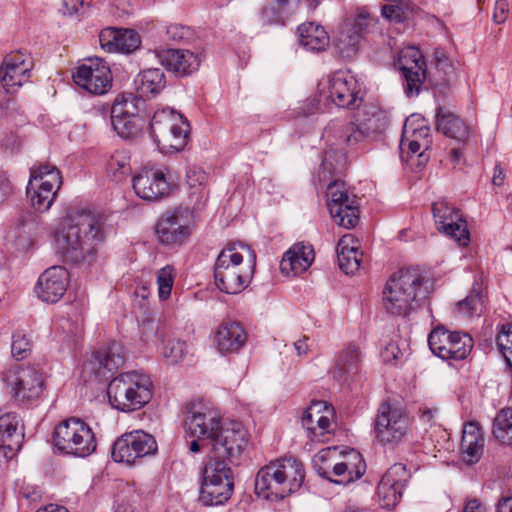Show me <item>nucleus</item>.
<instances>
[{
	"instance_id": "6ab92c4d",
	"label": "nucleus",
	"mask_w": 512,
	"mask_h": 512,
	"mask_svg": "<svg viewBox=\"0 0 512 512\" xmlns=\"http://www.w3.org/2000/svg\"><path fill=\"white\" fill-rule=\"evenodd\" d=\"M111 123L121 138L133 139L142 133L145 121L138 114L134 100L119 95L111 107Z\"/></svg>"
},
{
	"instance_id": "09e8293b",
	"label": "nucleus",
	"mask_w": 512,
	"mask_h": 512,
	"mask_svg": "<svg viewBox=\"0 0 512 512\" xmlns=\"http://www.w3.org/2000/svg\"><path fill=\"white\" fill-rule=\"evenodd\" d=\"M130 155L127 151H115L107 161V174L116 181H121L131 173Z\"/></svg>"
},
{
	"instance_id": "c756f323",
	"label": "nucleus",
	"mask_w": 512,
	"mask_h": 512,
	"mask_svg": "<svg viewBox=\"0 0 512 512\" xmlns=\"http://www.w3.org/2000/svg\"><path fill=\"white\" fill-rule=\"evenodd\" d=\"M366 471L362 455L354 450L342 452L338 461L332 465V473L336 477L333 482L346 485L358 480ZM332 481V479H330Z\"/></svg>"
},
{
	"instance_id": "4be33fe9",
	"label": "nucleus",
	"mask_w": 512,
	"mask_h": 512,
	"mask_svg": "<svg viewBox=\"0 0 512 512\" xmlns=\"http://www.w3.org/2000/svg\"><path fill=\"white\" fill-rule=\"evenodd\" d=\"M431 143L430 128L425 120L418 115L407 118L403 126L401 150L408 149L411 154L418 155L419 163H425L428 161V155L425 152L430 148Z\"/></svg>"
},
{
	"instance_id": "a19ab883",
	"label": "nucleus",
	"mask_w": 512,
	"mask_h": 512,
	"mask_svg": "<svg viewBox=\"0 0 512 512\" xmlns=\"http://www.w3.org/2000/svg\"><path fill=\"white\" fill-rule=\"evenodd\" d=\"M300 44L307 50L322 51L329 44V36L325 29L313 22H308L298 27Z\"/></svg>"
},
{
	"instance_id": "f8f14e48",
	"label": "nucleus",
	"mask_w": 512,
	"mask_h": 512,
	"mask_svg": "<svg viewBox=\"0 0 512 512\" xmlns=\"http://www.w3.org/2000/svg\"><path fill=\"white\" fill-rule=\"evenodd\" d=\"M192 226V211L188 207H177L158 219L155 234L161 244L180 245L191 235Z\"/></svg>"
},
{
	"instance_id": "39448f33",
	"label": "nucleus",
	"mask_w": 512,
	"mask_h": 512,
	"mask_svg": "<svg viewBox=\"0 0 512 512\" xmlns=\"http://www.w3.org/2000/svg\"><path fill=\"white\" fill-rule=\"evenodd\" d=\"M110 404L123 412L135 411L146 405L152 397L150 377L136 371L113 378L107 388Z\"/></svg>"
},
{
	"instance_id": "37998d69",
	"label": "nucleus",
	"mask_w": 512,
	"mask_h": 512,
	"mask_svg": "<svg viewBox=\"0 0 512 512\" xmlns=\"http://www.w3.org/2000/svg\"><path fill=\"white\" fill-rule=\"evenodd\" d=\"M360 362V348L354 343L346 344L338 353L335 362V376L343 378L346 375L354 374Z\"/></svg>"
},
{
	"instance_id": "9b49d317",
	"label": "nucleus",
	"mask_w": 512,
	"mask_h": 512,
	"mask_svg": "<svg viewBox=\"0 0 512 512\" xmlns=\"http://www.w3.org/2000/svg\"><path fill=\"white\" fill-rule=\"evenodd\" d=\"M4 381L11 396L22 403L40 399L44 390V376L40 369L32 366H15L4 374Z\"/></svg>"
},
{
	"instance_id": "680f3d73",
	"label": "nucleus",
	"mask_w": 512,
	"mask_h": 512,
	"mask_svg": "<svg viewBox=\"0 0 512 512\" xmlns=\"http://www.w3.org/2000/svg\"><path fill=\"white\" fill-rule=\"evenodd\" d=\"M189 32L190 31L188 27L178 23H173L166 27L167 37L175 42H180L186 37H188Z\"/></svg>"
},
{
	"instance_id": "412c9836",
	"label": "nucleus",
	"mask_w": 512,
	"mask_h": 512,
	"mask_svg": "<svg viewBox=\"0 0 512 512\" xmlns=\"http://www.w3.org/2000/svg\"><path fill=\"white\" fill-rule=\"evenodd\" d=\"M222 426L219 412L206 406L194 407L184 422V428L188 435L198 438L203 443L207 442L209 445L212 444Z\"/></svg>"
},
{
	"instance_id": "72a5a7b5",
	"label": "nucleus",
	"mask_w": 512,
	"mask_h": 512,
	"mask_svg": "<svg viewBox=\"0 0 512 512\" xmlns=\"http://www.w3.org/2000/svg\"><path fill=\"white\" fill-rule=\"evenodd\" d=\"M326 135L335 139V144L346 148H354L371 138L354 120L331 122L326 129Z\"/></svg>"
},
{
	"instance_id": "6e6552de",
	"label": "nucleus",
	"mask_w": 512,
	"mask_h": 512,
	"mask_svg": "<svg viewBox=\"0 0 512 512\" xmlns=\"http://www.w3.org/2000/svg\"><path fill=\"white\" fill-rule=\"evenodd\" d=\"M412 433V419L399 405L385 402L380 405L376 420L375 434L384 445H397Z\"/></svg>"
},
{
	"instance_id": "de8ad7c7",
	"label": "nucleus",
	"mask_w": 512,
	"mask_h": 512,
	"mask_svg": "<svg viewBox=\"0 0 512 512\" xmlns=\"http://www.w3.org/2000/svg\"><path fill=\"white\" fill-rule=\"evenodd\" d=\"M456 80L453 64L444 51H435L434 81L439 86H449Z\"/></svg>"
},
{
	"instance_id": "7c9ffc66",
	"label": "nucleus",
	"mask_w": 512,
	"mask_h": 512,
	"mask_svg": "<svg viewBox=\"0 0 512 512\" xmlns=\"http://www.w3.org/2000/svg\"><path fill=\"white\" fill-rule=\"evenodd\" d=\"M314 259L315 252L311 244L296 243L284 253L280 263L281 272L287 276H297L307 271Z\"/></svg>"
},
{
	"instance_id": "864d4df0",
	"label": "nucleus",
	"mask_w": 512,
	"mask_h": 512,
	"mask_svg": "<svg viewBox=\"0 0 512 512\" xmlns=\"http://www.w3.org/2000/svg\"><path fill=\"white\" fill-rule=\"evenodd\" d=\"M484 308V301L479 293H471L458 303V311L464 317L479 315Z\"/></svg>"
},
{
	"instance_id": "473e14b6",
	"label": "nucleus",
	"mask_w": 512,
	"mask_h": 512,
	"mask_svg": "<svg viewBox=\"0 0 512 512\" xmlns=\"http://www.w3.org/2000/svg\"><path fill=\"white\" fill-rule=\"evenodd\" d=\"M19 419L14 413L0 416V450L4 457L12 458L21 448L24 434L18 430Z\"/></svg>"
},
{
	"instance_id": "f257e3e1",
	"label": "nucleus",
	"mask_w": 512,
	"mask_h": 512,
	"mask_svg": "<svg viewBox=\"0 0 512 512\" xmlns=\"http://www.w3.org/2000/svg\"><path fill=\"white\" fill-rule=\"evenodd\" d=\"M102 239L100 220L91 212L70 208L55 233L58 250L66 261L78 263L90 255Z\"/></svg>"
},
{
	"instance_id": "69168bd1",
	"label": "nucleus",
	"mask_w": 512,
	"mask_h": 512,
	"mask_svg": "<svg viewBox=\"0 0 512 512\" xmlns=\"http://www.w3.org/2000/svg\"><path fill=\"white\" fill-rule=\"evenodd\" d=\"M402 355L401 350L395 343H389L381 352V357L386 363H393L397 361Z\"/></svg>"
},
{
	"instance_id": "aec40b11",
	"label": "nucleus",
	"mask_w": 512,
	"mask_h": 512,
	"mask_svg": "<svg viewBox=\"0 0 512 512\" xmlns=\"http://www.w3.org/2000/svg\"><path fill=\"white\" fill-rule=\"evenodd\" d=\"M432 212L439 232L454 239L460 246L468 245L470 235L467 223L455 207L446 200H440L432 204Z\"/></svg>"
},
{
	"instance_id": "4468645a",
	"label": "nucleus",
	"mask_w": 512,
	"mask_h": 512,
	"mask_svg": "<svg viewBox=\"0 0 512 512\" xmlns=\"http://www.w3.org/2000/svg\"><path fill=\"white\" fill-rule=\"evenodd\" d=\"M431 351L444 360H462L473 347L472 338L466 333L451 332L442 327L432 330L428 337Z\"/></svg>"
},
{
	"instance_id": "bb28decb",
	"label": "nucleus",
	"mask_w": 512,
	"mask_h": 512,
	"mask_svg": "<svg viewBox=\"0 0 512 512\" xmlns=\"http://www.w3.org/2000/svg\"><path fill=\"white\" fill-rule=\"evenodd\" d=\"M124 361V346L119 342H112L92 353L87 368L99 378H108L118 371Z\"/></svg>"
},
{
	"instance_id": "cd10ccee",
	"label": "nucleus",
	"mask_w": 512,
	"mask_h": 512,
	"mask_svg": "<svg viewBox=\"0 0 512 512\" xmlns=\"http://www.w3.org/2000/svg\"><path fill=\"white\" fill-rule=\"evenodd\" d=\"M70 275L62 266H52L39 277L36 292L38 297L47 303L58 302L65 294L69 285Z\"/></svg>"
},
{
	"instance_id": "f704fd0d",
	"label": "nucleus",
	"mask_w": 512,
	"mask_h": 512,
	"mask_svg": "<svg viewBox=\"0 0 512 512\" xmlns=\"http://www.w3.org/2000/svg\"><path fill=\"white\" fill-rule=\"evenodd\" d=\"M339 268L346 274H354L360 268L362 252L359 251V241L352 234L343 235L336 247Z\"/></svg>"
},
{
	"instance_id": "9d476101",
	"label": "nucleus",
	"mask_w": 512,
	"mask_h": 512,
	"mask_svg": "<svg viewBox=\"0 0 512 512\" xmlns=\"http://www.w3.org/2000/svg\"><path fill=\"white\" fill-rule=\"evenodd\" d=\"M62 185L60 171L53 165L40 164L31 172L27 195L32 206L39 212L47 211L53 204Z\"/></svg>"
},
{
	"instance_id": "5701e85b",
	"label": "nucleus",
	"mask_w": 512,
	"mask_h": 512,
	"mask_svg": "<svg viewBox=\"0 0 512 512\" xmlns=\"http://www.w3.org/2000/svg\"><path fill=\"white\" fill-rule=\"evenodd\" d=\"M409 478L410 473L402 463H396L386 471L377 486V495L383 508L392 509L396 507L401 500Z\"/></svg>"
},
{
	"instance_id": "338daca9",
	"label": "nucleus",
	"mask_w": 512,
	"mask_h": 512,
	"mask_svg": "<svg viewBox=\"0 0 512 512\" xmlns=\"http://www.w3.org/2000/svg\"><path fill=\"white\" fill-rule=\"evenodd\" d=\"M86 0H62L61 12L63 15L72 16L83 8Z\"/></svg>"
},
{
	"instance_id": "5fc2aeb1",
	"label": "nucleus",
	"mask_w": 512,
	"mask_h": 512,
	"mask_svg": "<svg viewBox=\"0 0 512 512\" xmlns=\"http://www.w3.org/2000/svg\"><path fill=\"white\" fill-rule=\"evenodd\" d=\"M377 19L371 14L367 7H358L355 11V16L351 24H346V28L355 29L360 36L366 32L370 26L374 25Z\"/></svg>"
},
{
	"instance_id": "2eb2a0df",
	"label": "nucleus",
	"mask_w": 512,
	"mask_h": 512,
	"mask_svg": "<svg viewBox=\"0 0 512 512\" xmlns=\"http://www.w3.org/2000/svg\"><path fill=\"white\" fill-rule=\"evenodd\" d=\"M248 442V432L239 422H230L220 429L210 445L209 458L224 461L237 458Z\"/></svg>"
},
{
	"instance_id": "dca6fc26",
	"label": "nucleus",
	"mask_w": 512,
	"mask_h": 512,
	"mask_svg": "<svg viewBox=\"0 0 512 512\" xmlns=\"http://www.w3.org/2000/svg\"><path fill=\"white\" fill-rule=\"evenodd\" d=\"M77 86L94 95L107 93L112 86L110 68L103 59L94 58L77 67L73 73Z\"/></svg>"
},
{
	"instance_id": "4c0bfd02",
	"label": "nucleus",
	"mask_w": 512,
	"mask_h": 512,
	"mask_svg": "<svg viewBox=\"0 0 512 512\" xmlns=\"http://www.w3.org/2000/svg\"><path fill=\"white\" fill-rule=\"evenodd\" d=\"M186 185L193 209H201L209 197L207 173L200 167H190L186 174Z\"/></svg>"
},
{
	"instance_id": "e433bc0d",
	"label": "nucleus",
	"mask_w": 512,
	"mask_h": 512,
	"mask_svg": "<svg viewBox=\"0 0 512 512\" xmlns=\"http://www.w3.org/2000/svg\"><path fill=\"white\" fill-rule=\"evenodd\" d=\"M484 448V438L478 423L469 422L464 425L461 439L462 459L467 464L477 463Z\"/></svg>"
},
{
	"instance_id": "7ed1b4c3",
	"label": "nucleus",
	"mask_w": 512,
	"mask_h": 512,
	"mask_svg": "<svg viewBox=\"0 0 512 512\" xmlns=\"http://www.w3.org/2000/svg\"><path fill=\"white\" fill-rule=\"evenodd\" d=\"M303 464L294 458L271 461L262 467L255 479V491L258 496L277 501L297 491L304 481Z\"/></svg>"
},
{
	"instance_id": "4d7b16f0",
	"label": "nucleus",
	"mask_w": 512,
	"mask_h": 512,
	"mask_svg": "<svg viewBox=\"0 0 512 512\" xmlns=\"http://www.w3.org/2000/svg\"><path fill=\"white\" fill-rule=\"evenodd\" d=\"M32 349V341L28 335L22 331H17L12 337L11 352L16 360L26 358Z\"/></svg>"
},
{
	"instance_id": "a878e982",
	"label": "nucleus",
	"mask_w": 512,
	"mask_h": 512,
	"mask_svg": "<svg viewBox=\"0 0 512 512\" xmlns=\"http://www.w3.org/2000/svg\"><path fill=\"white\" fill-rule=\"evenodd\" d=\"M133 189L140 198L155 201L170 193V184L164 169L149 168L133 178Z\"/></svg>"
},
{
	"instance_id": "f3484780",
	"label": "nucleus",
	"mask_w": 512,
	"mask_h": 512,
	"mask_svg": "<svg viewBox=\"0 0 512 512\" xmlns=\"http://www.w3.org/2000/svg\"><path fill=\"white\" fill-rule=\"evenodd\" d=\"M302 425L312 442L327 441L336 427L333 407L325 401L312 402L302 417Z\"/></svg>"
},
{
	"instance_id": "0eeeda50",
	"label": "nucleus",
	"mask_w": 512,
	"mask_h": 512,
	"mask_svg": "<svg viewBox=\"0 0 512 512\" xmlns=\"http://www.w3.org/2000/svg\"><path fill=\"white\" fill-rule=\"evenodd\" d=\"M55 447L68 455L86 457L96 449V440L92 429L78 418L61 422L54 431Z\"/></svg>"
},
{
	"instance_id": "8fccbe9b",
	"label": "nucleus",
	"mask_w": 512,
	"mask_h": 512,
	"mask_svg": "<svg viewBox=\"0 0 512 512\" xmlns=\"http://www.w3.org/2000/svg\"><path fill=\"white\" fill-rule=\"evenodd\" d=\"M330 215L339 226L346 229L354 228L359 221L358 199L354 198L349 202H346V204L341 205V209L338 215Z\"/></svg>"
},
{
	"instance_id": "3c124183",
	"label": "nucleus",
	"mask_w": 512,
	"mask_h": 512,
	"mask_svg": "<svg viewBox=\"0 0 512 512\" xmlns=\"http://www.w3.org/2000/svg\"><path fill=\"white\" fill-rule=\"evenodd\" d=\"M412 13V5L406 0H392L381 8L384 18L397 23L403 22Z\"/></svg>"
},
{
	"instance_id": "c9c22d12",
	"label": "nucleus",
	"mask_w": 512,
	"mask_h": 512,
	"mask_svg": "<svg viewBox=\"0 0 512 512\" xmlns=\"http://www.w3.org/2000/svg\"><path fill=\"white\" fill-rule=\"evenodd\" d=\"M353 115L356 124L371 138L381 133L386 128V114L378 106L372 103L358 104Z\"/></svg>"
},
{
	"instance_id": "58836bf2",
	"label": "nucleus",
	"mask_w": 512,
	"mask_h": 512,
	"mask_svg": "<svg viewBox=\"0 0 512 512\" xmlns=\"http://www.w3.org/2000/svg\"><path fill=\"white\" fill-rule=\"evenodd\" d=\"M437 130L456 141H464L469 135L465 122L444 108H439L437 112Z\"/></svg>"
},
{
	"instance_id": "20e7f679",
	"label": "nucleus",
	"mask_w": 512,
	"mask_h": 512,
	"mask_svg": "<svg viewBox=\"0 0 512 512\" xmlns=\"http://www.w3.org/2000/svg\"><path fill=\"white\" fill-rule=\"evenodd\" d=\"M423 277L415 270L402 269L392 274L382 290V307L392 316L406 317L425 297Z\"/></svg>"
},
{
	"instance_id": "79ce46f5",
	"label": "nucleus",
	"mask_w": 512,
	"mask_h": 512,
	"mask_svg": "<svg viewBox=\"0 0 512 512\" xmlns=\"http://www.w3.org/2000/svg\"><path fill=\"white\" fill-rule=\"evenodd\" d=\"M137 92L141 97L156 95L164 89L166 78L159 68H151L142 71L135 80Z\"/></svg>"
},
{
	"instance_id": "423d86ee",
	"label": "nucleus",
	"mask_w": 512,
	"mask_h": 512,
	"mask_svg": "<svg viewBox=\"0 0 512 512\" xmlns=\"http://www.w3.org/2000/svg\"><path fill=\"white\" fill-rule=\"evenodd\" d=\"M151 135L163 153L182 151L189 139L190 125L184 116L171 108L154 112L150 122Z\"/></svg>"
},
{
	"instance_id": "bf43d9fd",
	"label": "nucleus",
	"mask_w": 512,
	"mask_h": 512,
	"mask_svg": "<svg viewBox=\"0 0 512 512\" xmlns=\"http://www.w3.org/2000/svg\"><path fill=\"white\" fill-rule=\"evenodd\" d=\"M141 44L140 36L130 29H120L118 36L117 52L131 53Z\"/></svg>"
},
{
	"instance_id": "1a4fd4ad",
	"label": "nucleus",
	"mask_w": 512,
	"mask_h": 512,
	"mask_svg": "<svg viewBox=\"0 0 512 512\" xmlns=\"http://www.w3.org/2000/svg\"><path fill=\"white\" fill-rule=\"evenodd\" d=\"M200 501L206 506L222 505L233 492L232 471L224 461L210 459L202 471Z\"/></svg>"
},
{
	"instance_id": "6e6d98bb",
	"label": "nucleus",
	"mask_w": 512,
	"mask_h": 512,
	"mask_svg": "<svg viewBox=\"0 0 512 512\" xmlns=\"http://www.w3.org/2000/svg\"><path fill=\"white\" fill-rule=\"evenodd\" d=\"M496 340L501 354L512 369V323L502 326Z\"/></svg>"
},
{
	"instance_id": "b1692460",
	"label": "nucleus",
	"mask_w": 512,
	"mask_h": 512,
	"mask_svg": "<svg viewBox=\"0 0 512 512\" xmlns=\"http://www.w3.org/2000/svg\"><path fill=\"white\" fill-rule=\"evenodd\" d=\"M32 61L29 55L13 52L5 56L0 67V83L9 93H15L30 77Z\"/></svg>"
},
{
	"instance_id": "2f4dec72",
	"label": "nucleus",
	"mask_w": 512,
	"mask_h": 512,
	"mask_svg": "<svg viewBox=\"0 0 512 512\" xmlns=\"http://www.w3.org/2000/svg\"><path fill=\"white\" fill-rule=\"evenodd\" d=\"M247 335L243 327L234 321H226L216 329L213 343L222 355L237 353L246 343Z\"/></svg>"
},
{
	"instance_id": "603ef678",
	"label": "nucleus",
	"mask_w": 512,
	"mask_h": 512,
	"mask_svg": "<svg viewBox=\"0 0 512 512\" xmlns=\"http://www.w3.org/2000/svg\"><path fill=\"white\" fill-rule=\"evenodd\" d=\"M341 451L337 447H327L321 449L313 457L314 466L322 476H327L328 469L338 461Z\"/></svg>"
},
{
	"instance_id": "e2e57ef3",
	"label": "nucleus",
	"mask_w": 512,
	"mask_h": 512,
	"mask_svg": "<svg viewBox=\"0 0 512 512\" xmlns=\"http://www.w3.org/2000/svg\"><path fill=\"white\" fill-rule=\"evenodd\" d=\"M509 16V4L507 0H496L494 11H493V20L497 24H503Z\"/></svg>"
},
{
	"instance_id": "a18cd8bd",
	"label": "nucleus",
	"mask_w": 512,
	"mask_h": 512,
	"mask_svg": "<svg viewBox=\"0 0 512 512\" xmlns=\"http://www.w3.org/2000/svg\"><path fill=\"white\" fill-rule=\"evenodd\" d=\"M327 205L330 214L338 215L341 205L346 204L350 200L357 198L356 195L351 193L347 188L345 182L334 181L327 187Z\"/></svg>"
},
{
	"instance_id": "393cba45",
	"label": "nucleus",
	"mask_w": 512,
	"mask_h": 512,
	"mask_svg": "<svg viewBox=\"0 0 512 512\" xmlns=\"http://www.w3.org/2000/svg\"><path fill=\"white\" fill-rule=\"evenodd\" d=\"M402 72L409 93L419 92V89L426 77V63L419 48L408 46L403 48L396 62Z\"/></svg>"
},
{
	"instance_id": "49530a36",
	"label": "nucleus",
	"mask_w": 512,
	"mask_h": 512,
	"mask_svg": "<svg viewBox=\"0 0 512 512\" xmlns=\"http://www.w3.org/2000/svg\"><path fill=\"white\" fill-rule=\"evenodd\" d=\"M492 434L503 445H512V408H503L496 415Z\"/></svg>"
},
{
	"instance_id": "052dcab7",
	"label": "nucleus",
	"mask_w": 512,
	"mask_h": 512,
	"mask_svg": "<svg viewBox=\"0 0 512 512\" xmlns=\"http://www.w3.org/2000/svg\"><path fill=\"white\" fill-rule=\"evenodd\" d=\"M119 30L116 28H105L99 34V43L107 52H117Z\"/></svg>"
},
{
	"instance_id": "ea45409f",
	"label": "nucleus",
	"mask_w": 512,
	"mask_h": 512,
	"mask_svg": "<svg viewBox=\"0 0 512 512\" xmlns=\"http://www.w3.org/2000/svg\"><path fill=\"white\" fill-rule=\"evenodd\" d=\"M156 333L162 341V346L159 348L160 354L167 364L174 365L185 359L188 355V346L185 341L170 337L164 328H158Z\"/></svg>"
},
{
	"instance_id": "f03ea898",
	"label": "nucleus",
	"mask_w": 512,
	"mask_h": 512,
	"mask_svg": "<svg viewBox=\"0 0 512 512\" xmlns=\"http://www.w3.org/2000/svg\"><path fill=\"white\" fill-rule=\"evenodd\" d=\"M256 255L246 244H230L219 253L214 265L217 288L227 294H238L250 284Z\"/></svg>"
},
{
	"instance_id": "a211bd4d",
	"label": "nucleus",
	"mask_w": 512,
	"mask_h": 512,
	"mask_svg": "<svg viewBox=\"0 0 512 512\" xmlns=\"http://www.w3.org/2000/svg\"><path fill=\"white\" fill-rule=\"evenodd\" d=\"M328 97L338 107L351 108L361 104L363 84L350 72L338 71L328 80Z\"/></svg>"
},
{
	"instance_id": "13d9d810",
	"label": "nucleus",
	"mask_w": 512,
	"mask_h": 512,
	"mask_svg": "<svg viewBox=\"0 0 512 512\" xmlns=\"http://www.w3.org/2000/svg\"><path fill=\"white\" fill-rule=\"evenodd\" d=\"M174 277V269L171 266H166L158 270L156 282L160 299L165 300L170 296L174 283Z\"/></svg>"
},
{
	"instance_id": "c03bdc74",
	"label": "nucleus",
	"mask_w": 512,
	"mask_h": 512,
	"mask_svg": "<svg viewBox=\"0 0 512 512\" xmlns=\"http://www.w3.org/2000/svg\"><path fill=\"white\" fill-rule=\"evenodd\" d=\"M360 40L361 36L355 29L344 26L336 36L335 49L342 58L351 59L358 52Z\"/></svg>"
},
{
	"instance_id": "774afa93",
	"label": "nucleus",
	"mask_w": 512,
	"mask_h": 512,
	"mask_svg": "<svg viewBox=\"0 0 512 512\" xmlns=\"http://www.w3.org/2000/svg\"><path fill=\"white\" fill-rule=\"evenodd\" d=\"M439 413V409L437 407H429L427 405H423L419 408L420 419L427 424H434L436 416Z\"/></svg>"
},
{
	"instance_id": "ddd939ff",
	"label": "nucleus",
	"mask_w": 512,
	"mask_h": 512,
	"mask_svg": "<svg viewBox=\"0 0 512 512\" xmlns=\"http://www.w3.org/2000/svg\"><path fill=\"white\" fill-rule=\"evenodd\" d=\"M157 452L155 438L142 430H135L121 435L112 447L115 462L132 465L138 459L154 455Z\"/></svg>"
},
{
	"instance_id": "c85d7f7f",
	"label": "nucleus",
	"mask_w": 512,
	"mask_h": 512,
	"mask_svg": "<svg viewBox=\"0 0 512 512\" xmlns=\"http://www.w3.org/2000/svg\"><path fill=\"white\" fill-rule=\"evenodd\" d=\"M157 56L168 71L181 77L197 71L201 63L199 54L187 49H166Z\"/></svg>"
},
{
	"instance_id": "0e129e2a",
	"label": "nucleus",
	"mask_w": 512,
	"mask_h": 512,
	"mask_svg": "<svg viewBox=\"0 0 512 512\" xmlns=\"http://www.w3.org/2000/svg\"><path fill=\"white\" fill-rule=\"evenodd\" d=\"M287 4V0H277L276 6H266L262 10V16L266 23H272L277 19V12Z\"/></svg>"
}]
</instances>
